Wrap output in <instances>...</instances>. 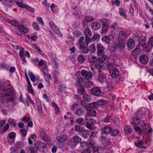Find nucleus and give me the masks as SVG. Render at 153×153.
Returning a JSON list of instances; mask_svg holds the SVG:
<instances>
[{"label": "nucleus", "mask_w": 153, "mask_h": 153, "mask_svg": "<svg viewBox=\"0 0 153 153\" xmlns=\"http://www.w3.org/2000/svg\"><path fill=\"white\" fill-rule=\"evenodd\" d=\"M13 100L14 98L13 97H10L6 99L4 102H2L4 105L7 106L8 105V104L10 102H13Z\"/></svg>", "instance_id": "393cba45"}, {"label": "nucleus", "mask_w": 153, "mask_h": 153, "mask_svg": "<svg viewBox=\"0 0 153 153\" xmlns=\"http://www.w3.org/2000/svg\"><path fill=\"white\" fill-rule=\"evenodd\" d=\"M95 67L99 71L100 73H102V72H104L105 71V70H103V71L101 70L102 67V65L100 64H97L96 65H95Z\"/></svg>", "instance_id": "a18cd8bd"}, {"label": "nucleus", "mask_w": 153, "mask_h": 153, "mask_svg": "<svg viewBox=\"0 0 153 153\" xmlns=\"http://www.w3.org/2000/svg\"><path fill=\"white\" fill-rule=\"evenodd\" d=\"M106 103V101L101 100L100 101H98L97 102H94L90 103L89 106L91 108H97L100 105L105 104Z\"/></svg>", "instance_id": "20e7f679"}, {"label": "nucleus", "mask_w": 153, "mask_h": 153, "mask_svg": "<svg viewBox=\"0 0 153 153\" xmlns=\"http://www.w3.org/2000/svg\"><path fill=\"white\" fill-rule=\"evenodd\" d=\"M119 74V71L116 68L114 69L113 72H112L111 76L113 77H115L117 76Z\"/></svg>", "instance_id": "72a5a7b5"}, {"label": "nucleus", "mask_w": 153, "mask_h": 153, "mask_svg": "<svg viewBox=\"0 0 153 153\" xmlns=\"http://www.w3.org/2000/svg\"><path fill=\"white\" fill-rule=\"evenodd\" d=\"M61 134H61L60 136L56 137V139L59 144L67 141L68 139L66 134L64 132H61Z\"/></svg>", "instance_id": "0eeeda50"}, {"label": "nucleus", "mask_w": 153, "mask_h": 153, "mask_svg": "<svg viewBox=\"0 0 153 153\" xmlns=\"http://www.w3.org/2000/svg\"><path fill=\"white\" fill-rule=\"evenodd\" d=\"M75 131L77 132H80L82 131L83 129L82 126L80 125H76L75 127Z\"/></svg>", "instance_id": "37998d69"}, {"label": "nucleus", "mask_w": 153, "mask_h": 153, "mask_svg": "<svg viewBox=\"0 0 153 153\" xmlns=\"http://www.w3.org/2000/svg\"><path fill=\"white\" fill-rule=\"evenodd\" d=\"M29 77L31 80L33 82H34L35 80V76L32 72H29L28 73Z\"/></svg>", "instance_id": "09e8293b"}, {"label": "nucleus", "mask_w": 153, "mask_h": 153, "mask_svg": "<svg viewBox=\"0 0 153 153\" xmlns=\"http://www.w3.org/2000/svg\"><path fill=\"white\" fill-rule=\"evenodd\" d=\"M153 47L147 43V45L143 48V51L147 52H150L152 48Z\"/></svg>", "instance_id": "bb28decb"}, {"label": "nucleus", "mask_w": 153, "mask_h": 153, "mask_svg": "<svg viewBox=\"0 0 153 153\" xmlns=\"http://www.w3.org/2000/svg\"><path fill=\"white\" fill-rule=\"evenodd\" d=\"M97 59L94 56L89 57L88 59L89 62L91 63H94L97 62Z\"/></svg>", "instance_id": "c9c22d12"}, {"label": "nucleus", "mask_w": 153, "mask_h": 153, "mask_svg": "<svg viewBox=\"0 0 153 153\" xmlns=\"http://www.w3.org/2000/svg\"><path fill=\"white\" fill-rule=\"evenodd\" d=\"M125 46V41L123 40H119L116 45L117 48L121 51H124Z\"/></svg>", "instance_id": "2eb2a0df"}, {"label": "nucleus", "mask_w": 153, "mask_h": 153, "mask_svg": "<svg viewBox=\"0 0 153 153\" xmlns=\"http://www.w3.org/2000/svg\"><path fill=\"white\" fill-rule=\"evenodd\" d=\"M135 45V42L132 39H129L126 41V45L128 48L129 49H133Z\"/></svg>", "instance_id": "f8f14e48"}, {"label": "nucleus", "mask_w": 153, "mask_h": 153, "mask_svg": "<svg viewBox=\"0 0 153 153\" xmlns=\"http://www.w3.org/2000/svg\"><path fill=\"white\" fill-rule=\"evenodd\" d=\"M34 28L36 30H39V27L38 24L37 23L33 22V25Z\"/></svg>", "instance_id": "338daca9"}, {"label": "nucleus", "mask_w": 153, "mask_h": 153, "mask_svg": "<svg viewBox=\"0 0 153 153\" xmlns=\"http://www.w3.org/2000/svg\"><path fill=\"white\" fill-rule=\"evenodd\" d=\"M100 24L99 22H94L91 25V27L92 29L96 30L99 29L100 27Z\"/></svg>", "instance_id": "412c9836"}, {"label": "nucleus", "mask_w": 153, "mask_h": 153, "mask_svg": "<svg viewBox=\"0 0 153 153\" xmlns=\"http://www.w3.org/2000/svg\"><path fill=\"white\" fill-rule=\"evenodd\" d=\"M88 51H89L91 53H94L95 52L96 48L94 44H92L90 45L88 49Z\"/></svg>", "instance_id": "473e14b6"}, {"label": "nucleus", "mask_w": 153, "mask_h": 153, "mask_svg": "<svg viewBox=\"0 0 153 153\" xmlns=\"http://www.w3.org/2000/svg\"><path fill=\"white\" fill-rule=\"evenodd\" d=\"M85 113V108L83 107H80L77 109L75 112V114L78 116H81Z\"/></svg>", "instance_id": "aec40b11"}, {"label": "nucleus", "mask_w": 153, "mask_h": 153, "mask_svg": "<svg viewBox=\"0 0 153 153\" xmlns=\"http://www.w3.org/2000/svg\"><path fill=\"white\" fill-rule=\"evenodd\" d=\"M78 93L80 95H84L85 94V91L84 87L83 86H80L78 89Z\"/></svg>", "instance_id": "c85d7f7f"}, {"label": "nucleus", "mask_w": 153, "mask_h": 153, "mask_svg": "<svg viewBox=\"0 0 153 153\" xmlns=\"http://www.w3.org/2000/svg\"><path fill=\"white\" fill-rule=\"evenodd\" d=\"M25 8L27 10L32 13L34 11V8L31 7H30L28 6L26 4Z\"/></svg>", "instance_id": "052dcab7"}, {"label": "nucleus", "mask_w": 153, "mask_h": 153, "mask_svg": "<svg viewBox=\"0 0 153 153\" xmlns=\"http://www.w3.org/2000/svg\"><path fill=\"white\" fill-rule=\"evenodd\" d=\"M9 23L12 25L17 26V27L18 26L19 24L18 22L14 20L10 21Z\"/></svg>", "instance_id": "6e6d98bb"}, {"label": "nucleus", "mask_w": 153, "mask_h": 153, "mask_svg": "<svg viewBox=\"0 0 153 153\" xmlns=\"http://www.w3.org/2000/svg\"><path fill=\"white\" fill-rule=\"evenodd\" d=\"M5 97L7 96H10L13 94L12 90L10 88H4Z\"/></svg>", "instance_id": "cd10ccee"}, {"label": "nucleus", "mask_w": 153, "mask_h": 153, "mask_svg": "<svg viewBox=\"0 0 153 153\" xmlns=\"http://www.w3.org/2000/svg\"><path fill=\"white\" fill-rule=\"evenodd\" d=\"M139 61L141 64L146 65L148 62V57L146 55H142L139 57Z\"/></svg>", "instance_id": "4468645a"}, {"label": "nucleus", "mask_w": 153, "mask_h": 153, "mask_svg": "<svg viewBox=\"0 0 153 153\" xmlns=\"http://www.w3.org/2000/svg\"><path fill=\"white\" fill-rule=\"evenodd\" d=\"M36 148L30 146L29 148V150L30 152V153H36L38 149Z\"/></svg>", "instance_id": "603ef678"}, {"label": "nucleus", "mask_w": 153, "mask_h": 153, "mask_svg": "<svg viewBox=\"0 0 153 153\" xmlns=\"http://www.w3.org/2000/svg\"><path fill=\"white\" fill-rule=\"evenodd\" d=\"M141 116V114L139 112H138L137 116L132 119V123L136 125L141 124L143 121Z\"/></svg>", "instance_id": "423d86ee"}, {"label": "nucleus", "mask_w": 153, "mask_h": 153, "mask_svg": "<svg viewBox=\"0 0 153 153\" xmlns=\"http://www.w3.org/2000/svg\"><path fill=\"white\" fill-rule=\"evenodd\" d=\"M97 55L98 56H102L104 55L105 49L103 46L100 43H98L97 46Z\"/></svg>", "instance_id": "9d476101"}, {"label": "nucleus", "mask_w": 153, "mask_h": 153, "mask_svg": "<svg viewBox=\"0 0 153 153\" xmlns=\"http://www.w3.org/2000/svg\"><path fill=\"white\" fill-rule=\"evenodd\" d=\"M73 140L75 143H78L81 141V139L77 135H75L73 137Z\"/></svg>", "instance_id": "c03bdc74"}, {"label": "nucleus", "mask_w": 153, "mask_h": 153, "mask_svg": "<svg viewBox=\"0 0 153 153\" xmlns=\"http://www.w3.org/2000/svg\"><path fill=\"white\" fill-rule=\"evenodd\" d=\"M51 61L54 68L56 69L58 68V62L56 55L53 54L51 55Z\"/></svg>", "instance_id": "a211bd4d"}, {"label": "nucleus", "mask_w": 153, "mask_h": 153, "mask_svg": "<svg viewBox=\"0 0 153 153\" xmlns=\"http://www.w3.org/2000/svg\"><path fill=\"white\" fill-rule=\"evenodd\" d=\"M146 38L145 36H142L139 39V45L142 47H144L146 44Z\"/></svg>", "instance_id": "5701e85b"}, {"label": "nucleus", "mask_w": 153, "mask_h": 153, "mask_svg": "<svg viewBox=\"0 0 153 153\" xmlns=\"http://www.w3.org/2000/svg\"><path fill=\"white\" fill-rule=\"evenodd\" d=\"M82 76L85 78V80H88L93 77V74L91 72L84 70H82L81 72Z\"/></svg>", "instance_id": "39448f33"}, {"label": "nucleus", "mask_w": 153, "mask_h": 153, "mask_svg": "<svg viewBox=\"0 0 153 153\" xmlns=\"http://www.w3.org/2000/svg\"><path fill=\"white\" fill-rule=\"evenodd\" d=\"M102 39L103 41L105 42L107 44H109L110 43V39L108 36H103L102 37Z\"/></svg>", "instance_id": "f704fd0d"}, {"label": "nucleus", "mask_w": 153, "mask_h": 153, "mask_svg": "<svg viewBox=\"0 0 153 153\" xmlns=\"http://www.w3.org/2000/svg\"><path fill=\"white\" fill-rule=\"evenodd\" d=\"M84 33L85 37H90L92 36L91 32L88 28H86L84 30Z\"/></svg>", "instance_id": "c756f323"}, {"label": "nucleus", "mask_w": 153, "mask_h": 153, "mask_svg": "<svg viewBox=\"0 0 153 153\" xmlns=\"http://www.w3.org/2000/svg\"><path fill=\"white\" fill-rule=\"evenodd\" d=\"M107 66L109 71H112L113 69V66L112 63H109L107 64Z\"/></svg>", "instance_id": "bf43d9fd"}, {"label": "nucleus", "mask_w": 153, "mask_h": 153, "mask_svg": "<svg viewBox=\"0 0 153 153\" xmlns=\"http://www.w3.org/2000/svg\"><path fill=\"white\" fill-rule=\"evenodd\" d=\"M108 28V25L105 24H104L102 26V33L105 34Z\"/></svg>", "instance_id": "79ce46f5"}, {"label": "nucleus", "mask_w": 153, "mask_h": 153, "mask_svg": "<svg viewBox=\"0 0 153 153\" xmlns=\"http://www.w3.org/2000/svg\"><path fill=\"white\" fill-rule=\"evenodd\" d=\"M83 100L86 102H90L91 99L90 96L87 94H85L83 95Z\"/></svg>", "instance_id": "ea45409f"}, {"label": "nucleus", "mask_w": 153, "mask_h": 153, "mask_svg": "<svg viewBox=\"0 0 153 153\" xmlns=\"http://www.w3.org/2000/svg\"><path fill=\"white\" fill-rule=\"evenodd\" d=\"M84 20L87 22L88 23L90 21L94 20L93 18L90 16H88L85 17Z\"/></svg>", "instance_id": "de8ad7c7"}, {"label": "nucleus", "mask_w": 153, "mask_h": 153, "mask_svg": "<svg viewBox=\"0 0 153 153\" xmlns=\"http://www.w3.org/2000/svg\"><path fill=\"white\" fill-rule=\"evenodd\" d=\"M140 53V50L139 48H136L132 52V54L136 58L138 55Z\"/></svg>", "instance_id": "2f4dec72"}, {"label": "nucleus", "mask_w": 153, "mask_h": 153, "mask_svg": "<svg viewBox=\"0 0 153 153\" xmlns=\"http://www.w3.org/2000/svg\"><path fill=\"white\" fill-rule=\"evenodd\" d=\"M107 139L104 136H102L100 137L99 140L101 144L103 145L106 142Z\"/></svg>", "instance_id": "58836bf2"}, {"label": "nucleus", "mask_w": 153, "mask_h": 153, "mask_svg": "<svg viewBox=\"0 0 153 153\" xmlns=\"http://www.w3.org/2000/svg\"><path fill=\"white\" fill-rule=\"evenodd\" d=\"M16 136V133L13 131L10 133L8 134V137L10 138H14Z\"/></svg>", "instance_id": "13d9d810"}, {"label": "nucleus", "mask_w": 153, "mask_h": 153, "mask_svg": "<svg viewBox=\"0 0 153 153\" xmlns=\"http://www.w3.org/2000/svg\"><path fill=\"white\" fill-rule=\"evenodd\" d=\"M89 37H85V41L87 45H88L91 42V40Z\"/></svg>", "instance_id": "680f3d73"}, {"label": "nucleus", "mask_w": 153, "mask_h": 153, "mask_svg": "<svg viewBox=\"0 0 153 153\" xmlns=\"http://www.w3.org/2000/svg\"><path fill=\"white\" fill-rule=\"evenodd\" d=\"M84 37L82 36L79 39L78 41L77 47L78 48L82 50L81 52L84 54L88 53V50L83 41Z\"/></svg>", "instance_id": "f257e3e1"}, {"label": "nucleus", "mask_w": 153, "mask_h": 153, "mask_svg": "<svg viewBox=\"0 0 153 153\" xmlns=\"http://www.w3.org/2000/svg\"><path fill=\"white\" fill-rule=\"evenodd\" d=\"M84 81L83 79L81 77H78L76 81L78 85H80V84Z\"/></svg>", "instance_id": "e2e57ef3"}, {"label": "nucleus", "mask_w": 153, "mask_h": 153, "mask_svg": "<svg viewBox=\"0 0 153 153\" xmlns=\"http://www.w3.org/2000/svg\"><path fill=\"white\" fill-rule=\"evenodd\" d=\"M147 43L153 47V37H150Z\"/></svg>", "instance_id": "774afa93"}, {"label": "nucleus", "mask_w": 153, "mask_h": 153, "mask_svg": "<svg viewBox=\"0 0 153 153\" xmlns=\"http://www.w3.org/2000/svg\"><path fill=\"white\" fill-rule=\"evenodd\" d=\"M93 82L90 81H88L86 82L85 84V86L87 88L91 87L92 85Z\"/></svg>", "instance_id": "5fc2aeb1"}, {"label": "nucleus", "mask_w": 153, "mask_h": 153, "mask_svg": "<svg viewBox=\"0 0 153 153\" xmlns=\"http://www.w3.org/2000/svg\"><path fill=\"white\" fill-rule=\"evenodd\" d=\"M91 149L90 147H88L84 149L81 153H91Z\"/></svg>", "instance_id": "4d7b16f0"}, {"label": "nucleus", "mask_w": 153, "mask_h": 153, "mask_svg": "<svg viewBox=\"0 0 153 153\" xmlns=\"http://www.w3.org/2000/svg\"><path fill=\"white\" fill-rule=\"evenodd\" d=\"M112 130V128L109 127H105L102 129V133L105 134H108Z\"/></svg>", "instance_id": "b1692460"}, {"label": "nucleus", "mask_w": 153, "mask_h": 153, "mask_svg": "<svg viewBox=\"0 0 153 153\" xmlns=\"http://www.w3.org/2000/svg\"><path fill=\"white\" fill-rule=\"evenodd\" d=\"M85 60V58L84 56L82 55H79L78 58L77 60L78 61L81 63H83Z\"/></svg>", "instance_id": "e433bc0d"}, {"label": "nucleus", "mask_w": 153, "mask_h": 153, "mask_svg": "<svg viewBox=\"0 0 153 153\" xmlns=\"http://www.w3.org/2000/svg\"><path fill=\"white\" fill-rule=\"evenodd\" d=\"M124 131L126 134H128L132 132V130L130 126H127L124 128Z\"/></svg>", "instance_id": "4c0bfd02"}, {"label": "nucleus", "mask_w": 153, "mask_h": 153, "mask_svg": "<svg viewBox=\"0 0 153 153\" xmlns=\"http://www.w3.org/2000/svg\"><path fill=\"white\" fill-rule=\"evenodd\" d=\"M81 134L83 137L84 138H87L88 137L90 134L89 131L87 130H84L81 132Z\"/></svg>", "instance_id": "7c9ffc66"}, {"label": "nucleus", "mask_w": 153, "mask_h": 153, "mask_svg": "<svg viewBox=\"0 0 153 153\" xmlns=\"http://www.w3.org/2000/svg\"><path fill=\"white\" fill-rule=\"evenodd\" d=\"M91 93L96 96H99L101 94V91L99 88L97 87L93 88L91 90Z\"/></svg>", "instance_id": "ddd939ff"}, {"label": "nucleus", "mask_w": 153, "mask_h": 153, "mask_svg": "<svg viewBox=\"0 0 153 153\" xmlns=\"http://www.w3.org/2000/svg\"><path fill=\"white\" fill-rule=\"evenodd\" d=\"M100 38V36L99 34H95L92 37V40L95 41V40Z\"/></svg>", "instance_id": "0e129e2a"}, {"label": "nucleus", "mask_w": 153, "mask_h": 153, "mask_svg": "<svg viewBox=\"0 0 153 153\" xmlns=\"http://www.w3.org/2000/svg\"><path fill=\"white\" fill-rule=\"evenodd\" d=\"M86 127L90 130H95L96 127L93 126L96 122V121L92 118L89 119H86Z\"/></svg>", "instance_id": "7ed1b4c3"}, {"label": "nucleus", "mask_w": 153, "mask_h": 153, "mask_svg": "<svg viewBox=\"0 0 153 153\" xmlns=\"http://www.w3.org/2000/svg\"><path fill=\"white\" fill-rule=\"evenodd\" d=\"M75 122L81 125H84L85 124V121L82 117H79L76 119Z\"/></svg>", "instance_id": "a878e982"}, {"label": "nucleus", "mask_w": 153, "mask_h": 153, "mask_svg": "<svg viewBox=\"0 0 153 153\" xmlns=\"http://www.w3.org/2000/svg\"><path fill=\"white\" fill-rule=\"evenodd\" d=\"M142 129L143 131L147 130V133L148 134L151 133L153 130L150 127L149 124H144L142 125Z\"/></svg>", "instance_id": "dca6fc26"}, {"label": "nucleus", "mask_w": 153, "mask_h": 153, "mask_svg": "<svg viewBox=\"0 0 153 153\" xmlns=\"http://www.w3.org/2000/svg\"><path fill=\"white\" fill-rule=\"evenodd\" d=\"M17 28L19 30L20 32L19 33H16L17 34L19 35H22L23 33L22 32L24 33H26L28 32V30L27 28H25L24 26L22 25H19L17 27Z\"/></svg>", "instance_id": "6ab92c4d"}, {"label": "nucleus", "mask_w": 153, "mask_h": 153, "mask_svg": "<svg viewBox=\"0 0 153 153\" xmlns=\"http://www.w3.org/2000/svg\"><path fill=\"white\" fill-rule=\"evenodd\" d=\"M119 13L120 15L125 17H126L127 16L126 14L125 10L123 8H121L119 10Z\"/></svg>", "instance_id": "a19ab883"}, {"label": "nucleus", "mask_w": 153, "mask_h": 153, "mask_svg": "<svg viewBox=\"0 0 153 153\" xmlns=\"http://www.w3.org/2000/svg\"><path fill=\"white\" fill-rule=\"evenodd\" d=\"M85 101H84V100H81L80 102L81 105H83L84 106L83 107L85 108H88L89 106L88 104L86 103Z\"/></svg>", "instance_id": "864d4df0"}, {"label": "nucleus", "mask_w": 153, "mask_h": 153, "mask_svg": "<svg viewBox=\"0 0 153 153\" xmlns=\"http://www.w3.org/2000/svg\"><path fill=\"white\" fill-rule=\"evenodd\" d=\"M119 133V131L118 129H114L111 131V134L112 136H115L118 135Z\"/></svg>", "instance_id": "49530a36"}, {"label": "nucleus", "mask_w": 153, "mask_h": 153, "mask_svg": "<svg viewBox=\"0 0 153 153\" xmlns=\"http://www.w3.org/2000/svg\"><path fill=\"white\" fill-rule=\"evenodd\" d=\"M39 133L42 140L48 143H50L51 141V139L46 133L45 130L44 128H40Z\"/></svg>", "instance_id": "f03ea898"}, {"label": "nucleus", "mask_w": 153, "mask_h": 153, "mask_svg": "<svg viewBox=\"0 0 153 153\" xmlns=\"http://www.w3.org/2000/svg\"><path fill=\"white\" fill-rule=\"evenodd\" d=\"M105 74L104 72H102L101 73H100L98 75V80L100 82H103L106 80Z\"/></svg>", "instance_id": "4be33fe9"}, {"label": "nucleus", "mask_w": 153, "mask_h": 153, "mask_svg": "<svg viewBox=\"0 0 153 153\" xmlns=\"http://www.w3.org/2000/svg\"><path fill=\"white\" fill-rule=\"evenodd\" d=\"M34 145L38 150L40 149L43 153L45 152L44 149L47 148V146L45 144L39 141H38L35 143H34Z\"/></svg>", "instance_id": "6e6552de"}, {"label": "nucleus", "mask_w": 153, "mask_h": 153, "mask_svg": "<svg viewBox=\"0 0 153 153\" xmlns=\"http://www.w3.org/2000/svg\"><path fill=\"white\" fill-rule=\"evenodd\" d=\"M128 36V33H126L125 32L121 31L118 34V38L119 40H123L125 41L126 39Z\"/></svg>", "instance_id": "9b49d317"}, {"label": "nucleus", "mask_w": 153, "mask_h": 153, "mask_svg": "<svg viewBox=\"0 0 153 153\" xmlns=\"http://www.w3.org/2000/svg\"><path fill=\"white\" fill-rule=\"evenodd\" d=\"M38 107V111L39 113L42 114V108L41 103L40 102L39 103H38L37 105Z\"/></svg>", "instance_id": "8fccbe9b"}, {"label": "nucleus", "mask_w": 153, "mask_h": 153, "mask_svg": "<svg viewBox=\"0 0 153 153\" xmlns=\"http://www.w3.org/2000/svg\"><path fill=\"white\" fill-rule=\"evenodd\" d=\"M49 24L51 28L54 32L56 34H59L60 33V31L57 26L55 25L54 22L52 21H50Z\"/></svg>", "instance_id": "f3484780"}, {"label": "nucleus", "mask_w": 153, "mask_h": 153, "mask_svg": "<svg viewBox=\"0 0 153 153\" xmlns=\"http://www.w3.org/2000/svg\"><path fill=\"white\" fill-rule=\"evenodd\" d=\"M135 144L137 147H142L143 148H146L148 147L147 143L145 140H137L136 141Z\"/></svg>", "instance_id": "1a4fd4ad"}, {"label": "nucleus", "mask_w": 153, "mask_h": 153, "mask_svg": "<svg viewBox=\"0 0 153 153\" xmlns=\"http://www.w3.org/2000/svg\"><path fill=\"white\" fill-rule=\"evenodd\" d=\"M134 128L135 131L139 134H141L142 133V131L140 127L135 126L134 127Z\"/></svg>", "instance_id": "3c124183"}, {"label": "nucleus", "mask_w": 153, "mask_h": 153, "mask_svg": "<svg viewBox=\"0 0 153 153\" xmlns=\"http://www.w3.org/2000/svg\"><path fill=\"white\" fill-rule=\"evenodd\" d=\"M74 34L75 37H78L81 35V32L79 30H76L74 32Z\"/></svg>", "instance_id": "69168bd1"}]
</instances>
